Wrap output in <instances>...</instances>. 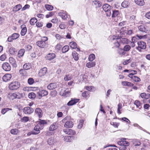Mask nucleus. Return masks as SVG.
<instances>
[{"mask_svg":"<svg viewBox=\"0 0 150 150\" xmlns=\"http://www.w3.org/2000/svg\"><path fill=\"white\" fill-rule=\"evenodd\" d=\"M47 123L45 120L40 119L38 122L37 125L34 127V131L32 132V134H37L39 133L40 130L43 129L44 125Z\"/></svg>","mask_w":150,"mask_h":150,"instance_id":"obj_1","label":"nucleus"},{"mask_svg":"<svg viewBox=\"0 0 150 150\" xmlns=\"http://www.w3.org/2000/svg\"><path fill=\"white\" fill-rule=\"evenodd\" d=\"M48 39L47 37H43L41 38L40 41H38L36 42V45L40 47L45 48L47 45L46 42L47 40Z\"/></svg>","mask_w":150,"mask_h":150,"instance_id":"obj_2","label":"nucleus"},{"mask_svg":"<svg viewBox=\"0 0 150 150\" xmlns=\"http://www.w3.org/2000/svg\"><path fill=\"white\" fill-rule=\"evenodd\" d=\"M103 10L105 12L106 15L108 16H110L111 14L112 7L108 4H105L102 7Z\"/></svg>","mask_w":150,"mask_h":150,"instance_id":"obj_3","label":"nucleus"},{"mask_svg":"<svg viewBox=\"0 0 150 150\" xmlns=\"http://www.w3.org/2000/svg\"><path fill=\"white\" fill-rule=\"evenodd\" d=\"M20 83L18 81H14L11 82L9 85V87L11 90H16L20 86Z\"/></svg>","mask_w":150,"mask_h":150,"instance_id":"obj_4","label":"nucleus"},{"mask_svg":"<svg viewBox=\"0 0 150 150\" xmlns=\"http://www.w3.org/2000/svg\"><path fill=\"white\" fill-rule=\"evenodd\" d=\"M126 139L125 138H122L120 141H118L117 143L119 145L124 146L126 147L128 146L129 145V143L127 141H126Z\"/></svg>","mask_w":150,"mask_h":150,"instance_id":"obj_5","label":"nucleus"},{"mask_svg":"<svg viewBox=\"0 0 150 150\" xmlns=\"http://www.w3.org/2000/svg\"><path fill=\"white\" fill-rule=\"evenodd\" d=\"M138 47H136V49L140 52L141 49H144L146 48V43L144 42L140 41L137 42Z\"/></svg>","mask_w":150,"mask_h":150,"instance_id":"obj_6","label":"nucleus"},{"mask_svg":"<svg viewBox=\"0 0 150 150\" xmlns=\"http://www.w3.org/2000/svg\"><path fill=\"white\" fill-rule=\"evenodd\" d=\"M19 34L18 33H14L11 36H9L7 39V41L9 42H11L13 40H16L19 37Z\"/></svg>","mask_w":150,"mask_h":150,"instance_id":"obj_7","label":"nucleus"},{"mask_svg":"<svg viewBox=\"0 0 150 150\" xmlns=\"http://www.w3.org/2000/svg\"><path fill=\"white\" fill-rule=\"evenodd\" d=\"M63 132L66 134L71 135H74L76 134L75 131L69 128L64 129Z\"/></svg>","mask_w":150,"mask_h":150,"instance_id":"obj_8","label":"nucleus"},{"mask_svg":"<svg viewBox=\"0 0 150 150\" xmlns=\"http://www.w3.org/2000/svg\"><path fill=\"white\" fill-rule=\"evenodd\" d=\"M48 92L47 91L45 90H39L37 92V94L38 95V98L40 99L42 97L45 96L48 94Z\"/></svg>","mask_w":150,"mask_h":150,"instance_id":"obj_9","label":"nucleus"},{"mask_svg":"<svg viewBox=\"0 0 150 150\" xmlns=\"http://www.w3.org/2000/svg\"><path fill=\"white\" fill-rule=\"evenodd\" d=\"M23 112L25 114H30L34 111L33 109L29 107H25L23 109Z\"/></svg>","mask_w":150,"mask_h":150,"instance_id":"obj_10","label":"nucleus"},{"mask_svg":"<svg viewBox=\"0 0 150 150\" xmlns=\"http://www.w3.org/2000/svg\"><path fill=\"white\" fill-rule=\"evenodd\" d=\"M2 67L4 70L6 71H9L11 69V67L10 64L7 62L3 63L2 65Z\"/></svg>","mask_w":150,"mask_h":150,"instance_id":"obj_11","label":"nucleus"},{"mask_svg":"<svg viewBox=\"0 0 150 150\" xmlns=\"http://www.w3.org/2000/svg\"><path fill=\"white\" fill-rule=\"evenodd\" d=\"M79 99L76 98H72L67 103L68 106H72L78 102Z\"/></svg>","mask_w":150,"mask_h":150,"instance_id":"obj_12","label":"nucleus"},{"mask_svg":"<svg viewBox=\"0 0 150 150\" xmlns=\"http://www.w3.org/2000/svg\"><path fill=\"white\" fill-rule=\"evenodd\" d=\"M128 76L131 78L134 81L139 82L140 81V79L139 78L135 76L132 73L129 74Z\"/></svg>","mask_w":150,"mask_h":150,"instance_id":"obj_13","label":"nucleus"},{"mask_svg":"<svg viewBox=\"0 0 150 150\" xmlns=\"http://www.w3.org/2000/svg\"><path fill=\"white\" fill-rule=\"evenodd\" d=\"M12 77V75L11 74H6L2 77L3 81L5 82H7L10 80Z\"/></svg>","mask_w":150,"mask_h":150,"instance_id":"obj_14","label":"nucleus"},{"mask_svg":"<svg viewBox=\"0 0 150 150\" xmlns=\"http://www.w3.org/2000/svg\"><path fill=\"white\" fill-rule=\"evenodd\" d=\"M47 68L46 67H44L40 69L38 73V76L41 77L45 75L47 71Z\"/></svg>","mask_w":150,"mask_h":150,"instance_id":"obj_15","label":"nucleus"},{"mask_svg":"<svg viewBox=\"0 0 150 150\" xmlns=\"http://www.w3.org/2000/svg\"><path fill=\"white\" fill-rule=\"evenodd\" d=\"M58 15L64 20L66 19L67 17L66 12H64V11H62L58 13Z\"/></svg>","mask_w":150,"mask_h":150,"instance_id":"obj_16","label":"nucleus"},{"mask_svg":"<svg viewBox=\"0 0 150 150\" xmlns=\"http://www.w3.org/2000/svg\"><path fill=\"white\" fill-rule=\"evenodd\" d=\"M35 113L38 115L39 118L42 117L43 115V112L41 109L39 108H37L35 110Z\"/></svg>","mask_w":150,"mask_h":150,"instance_id":"obj_17","label":"nucleus"},{"mask_svg":"<svg viewBox=\"0 0 150 150\" xmlns=\"http://www.w3.org/2000/svg\"><path fill=\"white\" fill-rule=\"evenodd\" d=\"M57 87V85L56 83H52L49 84L47 86V89L50 90H52L54 89Z\"/></svg>","mask_w":150,"mask_h":150,"instance_id":"obj_18","label":"nucleus"},{"mask_svg":"<svg viewBox=\"0 0 150 150\" xmlns=\"http://www.w3.org/2000/svg\"><path fill=\"white\" fill-rule=\"evenodd\" d=\"M9 61L13 67L16 68L17 67V65L16 63V60L13 57H10L9 58Z\"/></svg>","mask_w":150,"mask_h":150,"instance_id":"obj_19","label":"nucleus"},{"mask_svg":"<svg viewBox=\"0 0 150 150\" xmlns=\"http://www.w3.org/2000/svg\"><path fill=\"white\" fill-rule=\"evenodd\" d=\"M112 11V18H115L114 19L115 21L117 22V19L115 18H117V17L119 13V11L117 10H115Z\"/></svg>","mask_w":150,"mask_h":150,"instance_id":"obj_20","label":"nucleus"},{"mask_svg":"<svg viewBox=\"0 0 150 150\" xmlns=\"http://www.w3.org/2000/svg\"><path fill=\"white\" fill-rule=\"evenodd\" d=\"M58 128L57 124L56 122H54L52 124L49 128L50 131H54Z\"/></svg>","mask_w":150,"mask_h":150,"instance_id":"obj_21","label":"nucleus"},{"mask_svg":"<svg viewBox=\"0 0 150 150\" xmlns=\"http://www.w3.org/2000/svg\"><path fill=\"white\" fill-rule=\"evenodd\" d=\"M131 142L134 146H139L141 144V143L139 140L133 139L131 141Z\"/></svg>","mask_w":150,"mask_h":150,"instance_id":"obj_22","label":"nucleus"},{"mask_svg":"<svg viewBox=\"0 0 150 150\" xmlns=\"http://www.w3.org/2000/svg\"><path fill=\"white\" fill-rule=\"evenodd\" d=\"M21 8H22V5L20 4H18L13 7V11L14 12H16L20 10Z\"/></svg>","mask_w":150,"mask_h":150,"instance_id":"obj_23","label":"nucleus"},{"mask_svg":"<svg viewBox=\"0 0 150 150\" xmlns=\"http://www.w3.org/2000/svg\"><path fill=\"white\" fill-rule=\"evenodd\" d=\"M73 125V123L71 121H68L66 122L64 124V126L65 127L69 128L72 127Z\"/></svg>","mask_w":150,"mask_h":150,"instance_id":"obj_24","label":"nucleus"},{"mask_svg":"<svg viewBox=\"0 0 150 150\" xmlns=\"http://www.w3.org/2000/svg\"><path fill=\"white\" fill-rule=\"evenodd\" d=\"M96 65V62H95L90 61L86 64V66L89 68L93 67Z\"/></svg>","mask_w":150,"mask_h":150,"instance_id":"obj_25","label":"nucleus"},{"mask_svg":"<svg viewBox=\"0 0 150 150\" xmlns=\"http://www.w3.org/2000/svg\"><path fill=\"white\" fill-rule=\"evenodd\" d=\"M55 57V55L53 53H49L47 56V59L49 60L53 59Z\"/></svg>","mask_w":150,"mask_h":150,"instance_id":"obj_26","label":"nucleus"},{"mask_svg":"<svg viewBox=\"0 0 150 150\" xmlns=\"http://www.w3.org/2000/svg\"><path fill=\"white\" fill-rule=\"evenodd\" d=\"M122 85L125 86L131 87L134 85L133 83L127 81H124L122 82Z\"/></svg>","mask_w":150,"mask_h":150,"instance_id":"obj_27","label":"nucleus"},{"mask_svg":"<svg viewBox=\"0 0 150 150\" xmlns=\"http://www.w3.org/2000/svg\"><path fill=\"white\" fill-rule=\"evenodd\" d=\"M138 28L139 31L142 32L146 33L147 31L146 28L144 25L139 26Z\"/></svg>","mask_w":150,"mask_h":150,"instance_id":"obj_28","label":"nucleus"},{"mask_svg":"<svg viewBox=\"0 0 150 150\" xmlns=\"http://www.w3.org/2000/svg\"><path fill=\"white\" fill-rule=\"evenodd\" d=\"M80 79L82 81L86 82L88 80V76L86 74H81L80 76Z\"/></svg>","mask_w":150,"mask_h":150,"instance_id":"obj_29","label":"nucleus"},{"mask_svg":"<svg viewBox=\"0 0 150 150\" xmlns=\"http://www.w3.org/2000/svg\"><path fill=\"white\" fill-rule=\"evenodd\" d=\"M134 1L136 4L139 6H143L145 4L144 0H134Z\"/></svg>","mask_w":150,"mask_h":150,"instance_id":"obj_30","label":"nucleus"},{"mask_svg":"<svg viewBox=\"0 0 150 150\" xmlns=\"http://www.w3.org/2000/svg\"><path fill=\"white\" fill-rule=\"evenodd\" d=\"M93 3L96 6V8L100 7L102 5V3L100 1L97 0L93 1Z\"/></svg>","mask_w":150,"mask_h":150,"instance_id":"obj_31","label":"nucleus"},{"mask_svg":"<svg viewBox=\"0 0 150 150\" xmlns=\"http://www.w3.org/2000/svg\"><path fill=\"white\" fill-rule=\"evenodd\" d=\"M72 56L73 58L75 61H77L79 59L78 54L75 51H73L72 52Z\"/></svg>","mask_w":150,"mask_h":150,"instance_id":"obj_32","label":"nucleus"},{"mask_svg":"<svg viewBox=\"0 0 150 150\" xmlns=\"http://www.w3.org/2000/svg\"><path fill=\"white\" fill-rule=\"evenodd\" d=\"M113 40H115L114 42V45L117 47H118L120 46V42L119 41H118L117 38L116 37L115 38H113Z\"/></svg>","mask_w":150,"mask_h":150,"instance_id":"obj_33","label":"nucleus"},{"mask_svg":"<svg viewBox=\"0 0 150 150\" xmlns=\"http://www.w3.org/2000/svg\"><path fill=\"white\" fill-rule=\"evenodd\" d=\"M72 79V75L69 74L65 76L64 79L65 81H68L71 80Z\"/></svg>","mask_w":150,"mask_h":150,"instance_id":"obj_34","label":"nucleus"},{"mask_svg":"<svg viewBox=\"0 0 150 150\" xmlns=\"http://www.w3.org/2000/svg\"><path fill=\"white\" fill-rule=\"evenodd\" d=\"M69 45L71 48L73 49H75L76 48L77 45L76 43L74 42H71L69 43Z\"/></svg>","mask_w":150,"mask_h":150,"instance_id":"obj_35","label":"nucleus"},{"mask_svg":"<svg viewBox=\"0 0 150 150\" xmlns=\"http://www.w3.org/2000/svg\"><path fill=\"white\" fill-rule=\"evenodd\" d=\"M25 52V50L23 49L20 50L18 52V56L19 57L23 56L24 55Z\"/></svg>","mask_w":150,"mask_h":150,"instance_id":"obj_36","label":"nucleus"},{"mask_svg":"<svg viewBox=\"0 0 150 150\" xmlns=\"http://www.w3.org/2000/svg\"><path fill=\"white\" fill-rule=\"evenodd\" d=\"M129 4V2L128 1H124L121 4L122 6L124 8L127 7Z\"/></svg>","mask_w":150,"mask_h":150,"instance_id":"obj_37","label":"nucleus"},{"mask_svg":"<svg viewBox=\"0 0 150 150\" xmlns=\"http://www.w3.org/2000/svg\"><path fill=\"white\" fill-rule=\"evenodd\" d=\"M31 66L30 64L29 63H26L23 66V67L25 70H28L31 68Z\"/></svg>","mask_w":150,"mask_h":150,"instance_id":"obj_38","label":"nucleus"},{"mask_svg":"<svg viewBox=\"0 0 150 150\" xmlns=\"http://www.w3.org/2000/svg\"><path fill=\"white\" fill-rule=\"evenodd\" d=\"M117 52L121 56L124 55L126 54V52L123 49H118L117 50Z\"/></svg>","mask_w":150,"mask_h":150,"instance_id":"obj_39","label":"nucleus"},{"mask_svg":"<svg viewBox=\"0 0 150 150\" xmlns=\"http://www.w3.org/2000/svg\"><path fill=\"white\" fill-rule=\"evenodd\" d=\"M56 76L58 78H60L62 76V74L61 72V70L60 69H58L56 71Z\"/></svg>","mask_w":150,"mask_h":150,"instance_id":"obj_40","label":"nucleus"},{"mask_svg":"<svg viewBox=\"0 0 150 150\" xmlns=\"http://www.w3.org/2000/svg\"><path fill=\"white\" fill-rule=\"evenodd\" d=\"M118 41H119L120 43H124L127 40V39L124 38H117Z\"/></svg>","mask_w":150,"mask_h":150,"instance_id":"obj_41","label":"nucleus"},{"mask_svg":"<svg viewBox=\"0 0 150 150\" xmlns=\"http://www.w3.org/2000/svg\"><path fill=\"white\" fill-rule=\"evenodd\" d=\"M9 52L10 54H14L17 52V51L15 50V49L13 47H11L9 49Z\"/></svg>","mask_w":150,"mask_h":150,"instance_id":"obj_42","label":"nucleus"},{"mask_svg":"<svg viewBox=\"0 0 150 150\" xmlns=\"http://www.w3.org/2000/svg\"><path fill=\"white\" fill-rule=\"evenodd\" d=\"M37 22V20L36 18H32L30 21V23L31 25H34Z\"/></svg>","mask_w":150,"mask_h":150,"instance_id":"obj_43","label":"nucleus"},{"mask_svg":"<svg viewBox=\"0 0 150 150\" xmlns=\"http://www.w3.org/2000/svg\"><path fill=\"white\" fill-rule=\"evenodd\" d=\"M69 49V47L68 45L64 46L62 48V51L63 53L67 52Z\"/></svg>","mask_w":150,"mask_h":150,"instance_id":"obj_44","label":"nucleus"},{"mask_svg":"<svg viewBox=\"0 0 150 150\" xmlns=\"http://www.w3.org/2000/svg\"><path fill=\"white\" fill-rule=\"evenodd\" d=\"M27 32V28L26 27H24L21 30V34L22 36H24L26 34Z\"/></svg>","mask_w":150,"mask_h":150,"instance_id":"obj_45","label":"nucleus"},{"mask_svg":"<svg viewBox=\"0 0 150 150\" xmlns=\"http://www.w3.org/2000/svg\"><path fill=\"white\" fill-rule=\"evenodd\" d=\"M19 132V130L17 129H12L10 131L11 133L13 134H17Z\"/></svg>","mask_w":150,"mask_h":150,"instance_id":"obj_46","label":"nucleus"},{"mask_svg":"<svg viewBox=\"0 0 150 150\" xmlns=\"http://www.w3.org/2000/svg\"><path fill=\"white\" fill-rule=\"evenodd\" d=\"M54 141L53 138H51L48 139L47 142L49 145H51L54 144Z\"/></svg>","mask_w":150,"mask_h":150,"instance_id":"obj_47","label":"nucleus"},{"mask_svg":"<svg viewBox=\"0 0 150 150\" xmlns=\"http://www.w3.org/2000/svg\"><path fill=\"white\" fill-rule=\"evenodd\" d=\"M134 104L136 105L137 108H138L139 109H141L142 107L141 106V103L138 100H136L134 102Z\"/></svg>","mask_w":150,"mask_h":150,"instance_id":"obj_48","label":"nucleus"},{"mask_svg":"<svg viewBox=\"0 0 150 150\" xmlns=\"http://www.w3.org/2000/svg\"><path fill=\"white\" fill-rule=\"evenodd\" d=\"M12 109L9 108H4L2 109L1 110V113L4 115L6 113L7 111L9 110H12Z\"/></svg>","mask_w":150,"mask_h":150,"instance_id":"obj_49","label":"nucleus"},{"mask_svg":"<svg viewBox=\"0 0 150 150\" xmlns=\"http://www.w3.org/2000/svg\"><path fill=\"white\" fill-rule=\"evenodd\" d=\"M45 7L47 10L49 11L52 10L53 9V6L50 5H45Z\"/></svg>","mask_w":150,"mask_h":150,"instance_id":"obj_50","label":"nucleus"},{"mask_svg":"<svg viewBox=\"0 0 150 150\" xmlns=\"http://www.w3.org/2000/svg\"><path fill=\"white\" fill-rule=\"evenodd\" d=\"M127 28L125 27L122 28L121 30H120V33L123 35H125L126 34H127V32H126L125 30H127Z\"/></svg>","mask_w":150,"mask_h":150,"instance_id":"obj_51","label":"nucleus"},{"mask_svg":"<svg viewBox=\"0 0 150 150\" xmlns=\"http://www.w3.org/2000/svg\"><path fill=\"white\" fill-rule=\"evenodd\" d=\"M28 97L31 99H34L36 97L35 94L33 92H31L29 93Z\"/></svg>","mask_w":150,"mask_h":150,"instance_id":"obj_52","label":"nucleus"},{"mask_svg":"<svg viewBox=\"0 0 150 150\" xmlns=\"http://www.w3.org/2000/svg\"><path fill=\"white\" fill-rule=\"evenodd\" d=\"M84 122V121L83 120H80L79 121V123L78 126L77 128L80 129L82 128L83 126V124Z\"/></svg>","mask_w":150,"mask_h":150,"instance_id":"obj_53","label":"nucleus"},{"mask_svg":"<svg viewBox=\"0 0 150 150\" xmlns=\"http://www.w3.org/2000/svg\"><path fill=\"white\" fill-rule=\"evenodd\" d=\"M131 48V47L130 45H127L124 47L123 50L125 52H128L130 50Z\"/></svg>","mask_w":150,"mask_h":150,"instance_id":"obj_54","label":"nucleus"},{"mask_svg":"<svg viewBox=\"0 0 150 150\" xmlns=\"http://www.w3.org/2000/svg\"><path fill=\"white\" fill-rule=\"evenodd\" d=\"M73 137V136H65L64 138V139L66 142H71V137Z\"/></svg>","mask_w":150,"mask_h":150,"instance_id":"obj_55","label":"nucleus"},{"mask_svg":"<svg viewBox=\"0 0 150 150\" xmlns=\"http://www.w3.org/2000/svg\"><path fill=\"white\" fill-rule=\"evenodd\" d=\"M95 58V55L94 54H91L89 55L88 57L89 60L90 61H92Z\"/></svg>","mask_w":150,"mask_h":150,"instance_id":"obj_56","label":"nucleus"},{"mask_svg":"<svg viewBox=\"0 0 150 150\" xmlns=\"http://www.w3.org/2000/svg\"><path fill=\"white\" fill-rule=\"evenodd\" d=\"M117 113L119 114H120L121 113V112H120V109H121L122 108V104L120 103H119L117 105Z\"/></svg>","mask_w":150,"mask_h":150,"instance_id":"obj_57","label":"nucleus"},{"mask_svg":"<svg viewBox=\"0 0 150 150\" xmlns=\"http://www.w3.org/2000/svg\"><path fill=\"white\" fill-rule=\"evenodd\" d=\"M132 59V58H130L129 59H127L125 60L123 62V64L125 65L128 64L130 62Z\"/></svg>","mask_w":150,"mask_h":150,"instance_id":"obj_58","label":"nucleus"},{"mask_svg":"<svg viewBox=\"0 0 150 150\" xmlns=\"http://www.w3.org/2000/svg\"><path fill=\"white\" fill-rule=\"evenodd\" d=\"M29 120V118L28 117H24L21 119V121L24 122H27Z\"/></svg>","mask_w":150,"mask_h":150,"instance_id":"obj_59","label":"nucleus"},{"mask_svg":"<svg viewBox=\"0 0 150 150\" xmlns=\"http://www.w3.org/2000/svg\"><path fill=\"white\" fill-rule=\"evenodd\" d=\"M57 94V92L55 90L51 92L50 95L51 96L54 97H55Z\"/></svg>","mask_w":150,"mask_h":150,"instance_id":"obj_60","label":"nucleus"},{"mask_svg":"<svg viewBox=\"0 0 150 150\" xmlns=\"http://www.w3.org/2000/svg\"><path fill=\"white\" fill-rule=\"evenodd\" d=\"M120 119L126 122V123H129V124L130 123V120L127 118L124 117L120 118Z\"/></svg>","mask_w":150,"mask_h":150,"instance_id":"obj_61","label":"nucleus"},{"mask_svg":"<svg viewBox=\"0 0 150 150\" xmlns=\"http://www.w3.org/2000/svg\"><path fill=\"white\" fill-rule=\"evenodd\" d=\"M86 89L88 91H91L94 89V87L92 86H86L85 87Z\"/></svg>","mask_w":150,"mask_h":150,"instance_id":"obj_62","label":"nucleus"},{"mask_svg":"<svg viewBox=\"0 0 150 150\" xmlns=\"http://www.w3.org/2000/svg\"><path fill=\"white\" fill-rule=\"evenodd\" d=\"M30 7V6L29 4H26L21 9V11H24L27 9L29 8Z\"/></svg>","mask_w":150,"mask_h":150,"instance_id":"obj_63","label":"nucleus"},{"mask_svg":"<svg viewBox=\"0 0 150 150\" xmlns=\"http://www.w3.org/2000/svg\"><path fill=\"white\" fill-rule=\"evenodd\" d=\"M88 92L84 91L82 93V96L83 97L86 98L88 96Z\"/></svg>","mask_w":150,"mask_h":150,"instance_id":"obj_64","label":"nucleus"}]
</instances>
